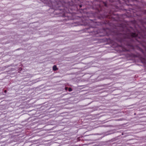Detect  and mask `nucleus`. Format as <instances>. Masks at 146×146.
I'll return each mask as SVG.
<instances>
[{
    "mask_svg": "<svg viewBox=\"0 0 146 146\" xmlns=\"http://www.w3.org/2000/svg\"><path fill=\"white\" fill-rule=\"evenodd\" d=\"M80 7H81V5H80Z\"/></svg>",
    "mask_w": 146,
    "mask_h": 146,
    "instance_id": "423d86ee",
    "label": "nucleus"
},
{
    "mask_svg": "<svg viewBox=\"0 0 146 146\" xmlns=\"http://www.w3.org/2000/svg\"><path fill=\"white\" fill-rule=\"evenodd\" d=\"M68 89V88L67 87H65V89L66 91Z\"/></svg>",
    "mask_w": 146,
    "mask_h": 146,
    "instance_id": "20e7f679",
    "label": "nucleus"
},
{
    "mask_svg": "<svg viewBox=\"0 0 146 146\" xmlns=\"http://www.w3.org/2000/svg\"><path fill=\"white\" fill-rule=\"evenodd\" d=\"M58 69L56 65H54L53 67V70L55 71Z\"/></svg>",
    "mask_w": 146,
    "mask_h": 146,
    "instance_id": "f257e3e1",
    "label": "nucleus"
},
{
    "mask_svg": "<svg viewBox=\"0 0 146 146\" xmlns=\"http://www.w3.org/2000/svg\"><path fill=\"white\" fill-rule=\"evenodd\" d=\"M68 91L69 92H71L72 91V89L71 88H68Z\"/></svg>",
    "mask_w": 146,
    "mask_h": 146,
    "instance_id": "7ed1b4c3",
    "label": "nucleus"
},
{
    "mask_svg": "<svg viewBox=\"0 0 146 146\" xmlns=\"http://www.w3.org/2000/svg\"><path fill=\"white\" fill-rule=\"evenodd\" d=\"M7 92V91L6 90H5L4 91V92H5V93H6Z\"/></svg>",
    "mask_w": 146,
    "mask_h": 146,
    "instance_id": "39448f33",
    "label": "nucleus"
},
{
    "mask_svg": "<svg viewBox=\"0 0 146 146\" xmlns=\"http://www.w3.org/2000/svg\"><path fill=\"white\" fill-rule=\"evenodd\" d=\"M131 36L132 37H136L137 36V35L134 33H132L131 34Z\"/></svg>",
    "mask_w": 146,
    "mask_h": 146,
    "instance_id": "f03ea898",
    "label": "nucleus"
}]
</instances>
